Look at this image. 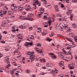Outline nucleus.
<instances>
[{
    "mask_svg": "<svg viewBox=\"0 0 77 77\" xmlns=\"http://www.w3.org/2000/svg\"><path fill=\"white\" fill-rule=\"evenodd\" d=\"M10 8L12 9H14V11H17V9L15 10V9H17V8H19V6H16V7L14 6V4H12L11 5Z\"/></svg>",
    "mask_w": 77,
    "mask_h": 77,
    "instance_id": "obj_1",
    "label": "nucleus"
},
{
    "mask_svg": "<svg viewBox=\"0 0 77 77\" xmlns=\"http://www.w3.org/2000/svg\"><path fill=\"white\" fill-rule=\"evenodd\" d=\"M5 62L7 63H9L10 62L9 61H8V60H9V56H7V57H5Z\"/></svg>",
    "mask_w": 77,
    "mask_h": 77,
    "instance_id": "obj_2",
    "label": "nucleus"
},
{
    "mask_svg": "<svg viewBox=\"0 0 77 77\" xmlns=\"http://www.w3.org/2000/svg\"><path fill=\"white\" fill-rule=\"evenodd\" d=\"M69 45H68L67 44H66L65 45V47H66V48L67 49H68V50H69V49H71V48L69 47H68V46H69Z\"/></svg>",
    "mask_w": 77,
    "mask_h": 77,
    "instance_id": "obj_3",
    "label": "nucleus"
},
{
    "mask_svg": "<svg viewBox=\"0 0 77 77\" xmlns=\"http://www.w3.org/2000/svg\"><path fill=\"white\" fill-rule=\"evenodd\" d=\"M34 3H35L36 5H38L39 6H41V4L38 1H36L35 2H34Z\"/></svg>",
    "mask_w": 77,
    "mask_h": 77,
    "instance_id": "obj_4",
    "label": "nucleus"
},
{
    "mask_svg": "<svg viewBox=\"0 0 77 77\" xmlns=\"http://www.w3.org/2000/svg\"><path fill=\"white\" fill-rule=\"evenodd\" d=\"M41 31H42V32H44V31H45V30L44 29L43 30H42V29H41V28H38V29L37 30V32H38L39 33H41Z\"/></svg>",
    "mask_w": 77,
    "mask_h": 77,
    "instance_id": "obj_5",
    "label": "nucleus"
},
{
    "mask_svg": "<svg viewBox=\"0 0 77 77\" xmlns=\"http://www.w3.org/2000/svg\"><path fill=\"white\" fill-rule=\"evenodd\" d=\"M50 55H51V56H52L51 57H53L54 58V59H56V55H54V54H53L52 53H51L50 54H49Z\"/></svg>",
    "mask_w": 77,
    "mask_h": 77,
    "instance_id": "obj_6",
    "label": "nucleus"
},
{
    "mask_svg": "<svg viewBox=\"0 0 77 77\" xmlns=\"http://www.w3.org/2000/svg\"><path fill=\"white\" fill-rule=\"evenodd\" d=\"M66 39H67V40L68 41H69L70 42H72V43L73 42H72V39L71 38H66Z\"/></svg>",
    "mask_w": 77,
    "mask_h": 77,
    "instance_id": "obj_7",
    "label": "nucleus"
},
{
    "mask_svg": "<svg viewBox=\"0 0 77 77\" xmlns=\"http://www.w3.org/2000/svg\"><path fill=\"white\" fill-rule=\"evenodd\" d=\"M36 57L35 56H33L32 57H31L30 58V59H31V60H32L33 61L35 60V59L36 58Z\"/></svg>",
    "mask_w": 77,
    "mask_h": 77,
    "instance_id": "obj_8",
    "label": "nucleus"
},
{
    "mask_svg": "<svg viewBox=\"0 0 77 77\" xmlns=\"http://www.w3.org/2000/svg\"><path fill=\"white\" fill-rule=\"evenodd\" d=\"M71 11H72V10H68L67 11V13L66 14H67V15H68V14H69L71 13Z\"/></svg>",
    "mask_w": 77,
    "mask_h": 77,
    "instance_id": "obj_9",
    "label": "nucleus"
},
{
    "mask_svg": "<svg viewBox=\"0 0 77 77\" xmlns=\"http://www.w3.org/2000/svg\"><path fill=\"white\" fill-rule=\"evenodd\" d=\"M24 45L25 46H26V47H28L29 46V42H26V43H25L24 44Z\"/></svg>",
    "mask_w": 77,
    "mask_h": 77,
    "instance_id": "obj_10",
    "label": "nucleus"
},
{
    "mask_svg": "<svg viewBox=\"0 0 77 77\" xmlns=\"http://www.w3.org/2000/svg\"><path fill=\"white\" fill-rule=\"evenodd\" d=\"M41 1L43 2L44 4H47V2L45 0H41Z\"/></svg>",
    "mask_w": 77,
    "mask_h": 77,
    "instance_id": "obj_11",
    "label": "nucleus"
},
{
    "mask_svg": "<svg viewBox=\"0 0 77 77\" xmlns=\"http://www.w3.org/2000/svg\"><path fill=\"white\" fill-rule=\"evenodd\" d=\"M66 30H67V32H70L71 31V29H69V28H67L66 29Z\"/></svg>",
    "mask_w": 77,
    "mask_h": 77,
    "instance_id": "obj_12",
    "label": "nucleus"
},
{
    "mask_svg": "<svg viewBox=\"0 0 77 77\" xmlns=\"http://www.w3.org/2000/svg\"><path fill=\"white\" fill-rule=\"evenodd\" d=\"M59 57H60V58H62V59H63V55L61 54H59Z\"/></svg>",
    "mask_w": 77,
    "mask_h": 77,
    "instance_id": "obj_13",
    "label": "nucleus"
},
{
    "mask_svg": "<svg viewBox=\"0 0 77 77\" xmlns=\"http://www.w3.org/2000/svg\"><path fill=\"white\" fill-rule=\"evenodd\" d=\"M23 9H24L23 8H22V9H18V12H22L23 11Z\"/></svg>",
    "mask_w": 77,
    "mask_h": 77,
    "instance_id": "obj_14",
    "label": "nucleus"
},
{
    "mask_svg": "<svg viewBox=\"0 0 77 77\" xmlns=\"http://www.w3.org/2000/svg\"><path fill=\"white\" fill-rule=\"evenodd\" d=\"M37 52H38L39 53H42V51L41 50H37Z\"/></svg>",
    "mask_w": 77,
    "mask_h": 77,
    "instance_id": "obj_15",
    "label": "nucleus"
},
{
    "mask_svg": "<svg viewBox=\"0 0 77 77\" xmlns=\"http://www.w3.org/2000/svg\"><path fill=\"white\" fill-rule=\"evenodd\" d=\"M74 15V14H71L70 15V20H72V17H73V16Z\"/></svg>",
    "mask_w": 77,
    "mask_h": 77,
    "instance_id": "obj_16",
    "label": "nucleus"
},
{
    "mask_svg": "<svg viewBox=\"0 0 77 77\" xmlns=\"http://www.w3.org/2000/svg\"><path fill=\"white\" fill-rule=\"evenodd\" d=\"M42 14H43V13H40V14H38V18H41V17H40L41 16V15H42Z\"/></svg>",
    "mask_w": 77,
    "mask_h": 77,
    "instance_id": "obj_17",
    "label": "nucleus"
},
{
    "mask_svg": "<svg viewBox=\"0 0 77 77\" xmlns=\"http://www.w3.org/2000/svg\"><path fill=\"white\" fill-rule=\"evenodd\" d=\"M48 17H47V16H46L45 15L43 17V19L44 20H46L47 18Z\"/></svg>",
    "mask_w": 77,
    "mask_h": 77,
    "instance_id": "obj_18",
    "label": "nucleus"
},
{
    "mask_svg": "<svg viewBox=\"0 0 77 77\" xmlns=\"http://www.w3.org/2000/svg\"><path fill=\"white\" fill-rule=\"evenodd\" d=\"M19 28H20V29H24V28H25L24 27H23V26L22 25H20L19 26Z\"/></svg>",
    "mask_w": 77,
    "mask_h": 77,
    "instance_id": "obj_19",
    "label": "nucleus"
},
{
    "mask_svg": "<svg viewBox=\"0 0 77 77\" xmlns=\"http://www.w3.org/2000/svg\"><path fill=\"white\" fill-rule=\"evenodd\" d=\"M48 23L49 24V26H51V20H49V21L48 22Z\"/></svg>",
    "mask_w": 77,
    "mask_h": 77,
    "instance_id": "obj_20",
    "label": "nucleus"
},
{
    "mask_svg": "<svg viewBox=\"0 0 77 77\" xmlns=\"http://www.w3.org/2000/svg\"><path fill=\"white\" fill-rule=\"evenodd\" d=\"M63 63V62H62L60 63V64L59 65L60 66H62V65H63V63Z\"/></svg>",
    "mask_w": 77,
    "mask_h": 77,
    "instance_id": "obj_21",
    "label": "nucleus"
},
{
    "mask_svg": "<svg viewBox=\"0 0 77 77\" xmlns=\"http://www.w3.org/2000/svg\"><path fill=\"white\" fill-rule=\"evenodd\" d=\"M54 35V33L53 32H52L50 36L51 37H52V36H53Z\"/></svg>",
    "mask_w": 77,
    "mask_h": 77,
    "instance_id": "obj_22",
    "label": "nucleus"
},
{
    "mask_svg": "<svg viewBox=\"0 0 77 77\" xmlns=\"http://www.w3.org/2000/svg\"><path fill=\"white\" fill-rule=\"evenodd\" d=\"M46 34H47V33H46V32H42V35L43 36H44V35H45Z\"/></svg>",
    "mask_w": 77,
    "mask_h": 77,
    "instance_id": "obj_23",
    "label": "nucleus"
},
{
    "mask_svg": "<svg viewBox=\"0 0 77 77\" xmlns=\"http://www.w3.org/2000/svg\"><path fill=\"white\" fill-rule=\"evenodd\" d=\"M27 54H28V55H33V54H32L30 52H28V53H27Z\"/></svg>",
    "mask_w": 77,
    "mask_h": 77,
    "instance_id": "obj_24",
    "label": "nucleus"
},
{
    "mask_svg": "<svg viewBox=\"0 0 77 77\" xmlns=\"http://www.w3.org/2000/svg\"><path fill=\"white\" fill-rule=\"evenodd\" d=\"M66 77H69V75H68V73H66L65 75Z\"/></svg>",
    "mask_w": 77,
    "mask_h": 77,
    "instance_id": "obj_25",
    "label": "nucleus"
},
{
    "mask_svg": "<svg viewBox=\"0 0 77 77\" xmlns=\"http://www.w3.org/2000/svg\"><path fill=\"white\" fill-rule=\"evenodd\" d=\"M55 8V11L57 12H58V11H59V8Z\"/></svg>",
    "mask_w": 77,
    "mask_h": 77,
    "instance_id": "obj_26",
    "label": "nucleus"
},
{
    "mask_svg": "<svg viewBox=\"0 0 77 77\" xmlns=\"http://www.w3.org/2000/svg\"><path fill=\"white\" fill-rule=\"evenodd\" d=\"M72 27H75V26H75V23H73V24H72Z\"/></svg>",
    "mask_w": 77,
    "mask_h": 77,
    "instance_id": "obj_27",
    "label": "nucleus"
},
{
    "mask_svg": "<svg viewBox=\"0 0 77 77\" xmlns=\"http://www.w3.org/2000/svg\"><path fill=\"white\" fill-rule=\"evenodd\" d=\"M18 54L19 55V56H17V57H21V54H20V53L19 52V54Z\"/></svg>",
    "mask_w": 77,
    "mask_h": 77,
    "instance_id": "obj_28",
    "label": "nucleus"
},
{
    "mask_svg": "<svg viewBox=\"0 0 77 77\" xmlns=\"http://www.w3.org/2000/svg\"><path fill=\"white\" fill-rule=\"evenodd\" d=\"M5 50L6 51H9V50H10V49H9V48H6L5 49Z\"/></svg>",
    "mask_w": 77,
    "mask_h": 77,
    "instance_id": "obj_29",
    "label": "nucleus"
},
{
    "mask_svg": "<svg viewBox=\"0 0 77 77\" xmlns=\"http://www.w3.org/2000/svg\"><path fill=\"white\" fill-rule=\"evenodd\" d=\"M41 60L42 62H45V61L44 59H43V60Z\"/></svg>",
    "mask_w": 77,
    "mask_h": 77,
    "instance_id": "obj_30",
    "label": "nucleus"
},
{
    "mask_svg": "<svg viewBox=\"0 0 77 77\" xmlns=\"http://www.w3.org/2000/svg\"><path fill=\"white\" fill-rule=\"evenodd\" d=\"M6 12H7V11H3V12H0V13L1 14H6Z\"/></svg>",
    "mask_w": 77,
    "mask_h": 77,
    "instance_id": "obj_31",
    "label": "nucleus"
},
{
    "mask_svg": "<svg viewBox=\"0 0 77 77\" xmlns=\"http://www.w3.org/2000/svg\"><path fill=\"white\" fill-rule=\"evenodd\" d=\"M41 11H44V8H40Z\"/></svg>",
    "mask_w": 77,
    "mask_h": 77,
    "instance_id": "obj_32",
    "label": "nucleus"
},
{
    "mask_svg": "<svg viewBox=\"0 0 77 77\" xmlns=\"http://www.w3.org/2000/svg\"><path fill=\"white\" fill-rule=\"evenodd\" d=\"M5 23L2 24L1 25V26L3 27H5Z\"/></svg>",
    "mask_w": 77,
    "mask_h": 77,
    "instance_id": "obj_33",
    "label": "nucleus"
},
{
    "mask_svg": "<svg viewBox=\"0 0 77 77\" xmlns=\"http://www.w3.org/2000/svg\"><path fill=\"white\" fill-rule=\"evenodd\" d=\"M26 72H27V73L28 74H29V72H30V70L27 69L26 70Z\"/></svg>",
    "mask_w": 77,
    "mask_h": 77,
    "instance_id": "obj_34",
    "label": "nucleus"
},
{
    "mask_svg": "<svg viewBox=\"0 0 77 77\" xmlns=\"http://www.w3.org/2000/svg\"><path fill=\"white\" fill-rule=\"evenodd\" d=\"M33 5H34V9H36V4H33Z\"/></svg>",
    "mask_w": 77,
    "mask_h": 77,
    "instance_id": "obj_35",
    "label": "nucleus"
},
{
    "mask_svg": "<svg viewBox=\"0 0 77 77\" xmlns=\"http://www.w3.org/2000/svg\"><path fill=\"white\" fill-rule=\"evenodd\" d=\"M29 45H30V46H32V42H30V43L29 42Z\"/></svg>",
    "mask_w": 77,
    "mask_h": 77,
    "instance_id": "obj_36",
    "label": "nucleus"
},
{
    "mask_svg": "<svg viewBox=\"0 0 77 77\" xmlns=\"http://www.w3.org/2000/svg\"><path fill=\"white\" fill-rule=\"evenodd\" d=\"M72 2L73 3H75V2H77V0H72Z\"/></svg>",
    "mask_w": 77,
    "mask_h": 77,
    "instance_id": "obj_37",
    "label": "nucleus"
},
{
    "mask_svg": "<svg viewBox=\"0 0 77 77\" xmlns=\"http://www.w3.org/2000/svg\"><path fill=\"white\" fill-rule=\"evenodd\" d=\"M37 45L38 47H40L41 46V43H38V44H37Z\"/></svg>",
    "mask_w": 77,
    "mask_h": 77,
    "instance_id": "obj_38",
    "label": "nucleus"
},
{
    "mask_svg": "<svg viewBox=\"0 0 77 77\" xmlns=\"http://www.w3.org/2000/svg\"><path fill=\"white\" fill-rule=\"evenodd\" d=\"M30 8H27L26 9V10L27 11H30Z\"/></svg>",
    "mask_w": 77,
    "mask_h": 77,
    "instance_id": "obj_39",
    "label": "nucleus"
},
{
    "mask_svg": "<svg viewBox=\"0 0 77 77\" xmlns=\"http://www.w3.org/2000/svg\"><path fill=\"white\" fill-rule=\"evenodd\" d=\"M19 39H22V36L21 35H19Z\"/></svg>",
    "mask_w": 77,
    "mask_h": 77,
    "instance_id": "obj_40",
    "label": "nucleus"
},
{
    "mask_svg": "<svg viewBox=\"0 0 77 77\" xmlns=\"http://www.w3.org/2000/svg\"><path fill=\"white\" fill-rule=\"evenodd\" d=\"M48 26V25H45L44 26V27H47Z\"/></svg>",
    "mask_w": 77,
    "mask_h": 77,
    "instance_id": "obj_41",
    "label": "nucleus"
},
{
    "mask_svg": "<svg viewBox=\"0 0 77 77\" xmlns=\"http://www.w3.org/2000/svg\"><path fill=\"white\" fill-rule=\"evenodd\" d=\"M21 41V40H18L17 42H18V43H20Z\"/></svg>",
    "mask_w": 77,
    "mask_h": 77,
    "instance_id": "obj_42",
    "label": "nucleus"
},
{
    "mask_svg": "<svg viewBox=\"0 0 77 77\" xmlns=\"http://www.w3.org/2000/svg\"><path fill=\"white\" fill-rule=\"evenodd\" d=\"M60 45H57V48H59V47H60Z\"/></svg>",
    "mask_w": 77,
    "mask_h": 77,
    "instance_id": "obj_43",
    "label": "nucleus"
},
{
    "mask_svg": "<svg viewBox=\"0 0 77 77\" xmlns=\"http://www.w3.org/2000/svg\"><path fill=\"white\" fill-rule=\"evenodd\" d=\"M29 31H31L32 30V27H29Z\"/></svg>",
    "mask_w": 77,
    "mask_h": 77,
    "instance_id": "obj_44",
    "label": "nucleus"
},
{
    "mask_svg": "<svg viewBox=\"0 0 77 77\" xmlns=\"http://www.w3.org/2000/svg\"><path fill=\"white\" fill-rule=\"evenodd\" d=\"M61 8H63L64 7V6L63 4H62L61 5Z\"/></svg>",
    "mask_w": 77,
    "mask_h": 77,
    "instance_id": "obj_45",
    "label": "nucleus"
},
{
    "mask_svg": "<svg viewBox=\"0 0 77 77\" xmlns=\"http://www.w3.org/2000/svg\"><path fill=\"white\" fill-rule=\"evenodd\" d=\"M2 54L0 53V58H1V57H2Z\"/></svg>",
    "mask_w": 77,
    "mask_h": 77,
    "instance_id": "obj_46",
    "label": "nucleus"
},
{
    "mask_svg": "<svg viewBox=\"0 0 77 77\" xmlns=\"http://www.w3.org/2000/svg\"><path fill=\"white\" fill-rule=\"evenodd\" d=\"M47 41H51V40H50V39H48V38H47Z\"/></svg>",
    "mask_w": 77,
    "mask_h": 77,
    "instance_id": "obj_47",
    "label": "nucleus"
},
{
    "mask_svg": "<svg viewBox=\"0 0 77 77\" xmlns=\"http://www.w3.org/2000/svg\"><path fill=\"white\" fill-rule=\"evenodd\" d=\"M1 43H2L3 44H4V43H5V41H1Z\"/></svg>",
    "mask_w": 77,
    "mask_h": 77,
    "instance_id": "obj_48",
    "label": "nucleus"
},
{
    "mask_svg": "<svg viewBox=\"0 0 77 77\" xmlns=\"http://www.w3.org/2000/svg\"><path fill=\"white\" fill-rule=\"evenodd\" d=\"M66 3H69V0H66Z\"/></svg>",
    "mask_w": 77,
    "mask_h": 77,
    "instance_id": "obj_49",
    "label": "nucleus"
},
{
    "mask_svg": "<svg viewBox=\"0 0 77 77\" xmlns=\"http://www.w3.org/2000/svg\"><path fill=\"white\" fill-rule=\"evenodd\" d=\"M47 68L45 67V66H44L43 67V69H45Z\"/></svg>",
    "mask_w": 77,
    "mask_h": 77,
    "instance_id": "obj_50",
    "label": "nucleus"
},
{
    "mask_svg": "<svg viewBox=\"0 0 77 77\" xmlns=\"http://www.w3.org/2000/svg\"><path fill=\"white\" fill-rule=\"evenodd\" d=\"M52 28H53V26H50V30H52V29H52Z\"/></svg>",
    "mask_w": 77,
    "mask_h": 77,
    "instance_id": "obj_51",
    "label": "nucleus"
},
{
    "mask_svg": "<svg viewBox=\"0 0 77 77\" xmlns=\"http://www.w3.org/2000/svg\"><path fill=\"white\" fill-rule=\"evenodd\" d=\"M71 54V53L70 52H68L67 54L66 55H68V54Z\"/></svg>",
    "mask_w": 77,
    "mask_h": 77,
    "instance_id": "obj_52",
    "label": "nucleus"
},
{
    "mask_svg": "<svg viewBox=\"0 0 77 77\" xmlns=\"http://www.w3.org/2000/svg\"><path fill=\"white\" fill-rule=\"evenodd\" d=\"M64 60H66L67 62H68V61H69V60H66V59H64Z\"/></svg>",
    "mask_w": 77,
    "mask_h": 77,
    "instance_id": "obj_53",
    "label": "nucleus"
},
{
    "mask_svg": "<svg viewBox=\"0 0 77 77\" xmlns=\"http://www.w3.org/2000/svg\"><path fill=\"white\" fill-rule=\"evenodd\" d=\"M3 33H4L5 34H6V33H7V32L4 31L3 32Z\"/></svg>",
    "mask_w": 77,
    "mask_h": 77,
    "instance_id": "obj_54",
    "label": "nucleus"
},
{
    "mask_svg": "<svg viewBox=\"0 0 77 77\" xmlns=\"http://www.w3.org/2000/svg\"><path fill=\"white\" fill-rule=\"evenodd\" d=\"M53 70H52V71H51V72H51V73H52V74H53H53H54V73H53Z\"/></svg>",
    "mask_w": 77,
    "mask_h": 77,
    "instance_id": "obj_55",
    "label": "nucleus"
},
{
    "mask_svg": "<svg viewBox=\"0 0 77 77\" xmlns=\"http://www.w3.org/2000/svg\"><path fill=\"white\" fill-rule=\"evenodd\" d=\"M70 69H73V68H72V66H70L69 67Z\"/></svg>",
    "mask_w": 77,
    "mask_h": 77,
    "instance_id": "obj_56",
    "label": "nucleus"
},
{
    "mask_svg": "<svg viewBox=\"0 0 77 77\" xmlns=\"http://www.w3.org/2000/svg\"><path fill=\"white\" fill-rule=\"evenodd\" d=\"M70 72L71 74H73V72H72V71H70Z\"/></svg>",
    "mask_w": 77,
    "mask_h": 77,
    "instance_id": "obj_57",
    "label": "nucleus"
},
{
    "mask_svg": "<svg viewBox=\"0 0 77 77\" xmlns=\"http://www.w3.org/2000/svg\"><path fill=\"white\" fill-rule=\"evenodd\" d=\"M15 51L14 52V53H18V52H19L18 51H17L16 50H15Z\"/></svg>",
    "mask_w": 77,
    "mask_h": 77,
    "instance_id": "obj_58",
    "label": "nucleus"
},
{
    "mask_svg": "<svg viewBox=\"0 0 77 77\" xmlns=\"http://www.w3.org/2000/svg\"><path fill=\"white\" fill-rule=\"evenodd\" d=\"M32 76L33 77H36V76L35 75H32Z\"/></svg>",
    "mask_w": 77,
    "mask_h": 77,
    "instance_id": "obj_59",
    "label": "nucleus"
},
{
    "mask_svg": "<svg viewBox=\"0 0 77 77\" xmlns=\"http://www.w3.org/2000/svg\"><path fill=\"white\" fill-rule=\"evenodd\" d=\"M36 66H39V63H37L36 64Z\"/></svg>",
    "mask_w": 77,
    "mask_h": 77,
    "instance_id": "obj_60",
    "label": "nucleus"
},
{
    "mask_svg": "<svg viewBox=\"0 0 77 77\" xmlns=\"http://www.w3.org/2000/svg\"><path fill=\"white\" fill-rule=\"evenodd\" d=\"M67 27H68V26H64V29H66V28Z\"/></svg>",
    "mask_w": 77,
    "mask_h": 77,
    "instance_id": "obj_61",
    "label": "nucleus"
},
{
    "mask_svg": "<svg viewBox=\"0 0 77 77\" xmlns=\"http://www.w3.org/2000/svg\"><path fill=\"white\" fill-rule=\"evenodd\" d=\"M15 74L16 75H19L18 74V73H16Z\"/></svg>",
    "mask_w": 77,
    "mask_h": 77,
    "instance_id": "obj_62",
    "label": "nucleus"
},
{
    "mask_svg": "<svg viewBox=\"0 0 77 77\" xmlns=\"http://www.w3.org/2000/svg\"><path fill=\"white\" fill-rule=\"evenodd\" d=\"M0 15L1 17H3V14H0Z\"/></svg>",
    "mask_w": 77,
    "mask_h": 77,
    "instance_id": "obj_63",
    "label": "nucleus"
},
{
    "mask_svg": "<svg viewBox=\"0 0 77 77\" xmlns=\"http://www.w3.org/2000/svg\"><path fill=\"white\" fill-rule=\"evenodd\" d=\"M8 66H11V64H8L7 65Z\"/></svg>",
    "mask_w": 77,
    "mask_h": 77,
    "instance_id": "obj_64",
    "label": "nucleus"
}]
</instances>
